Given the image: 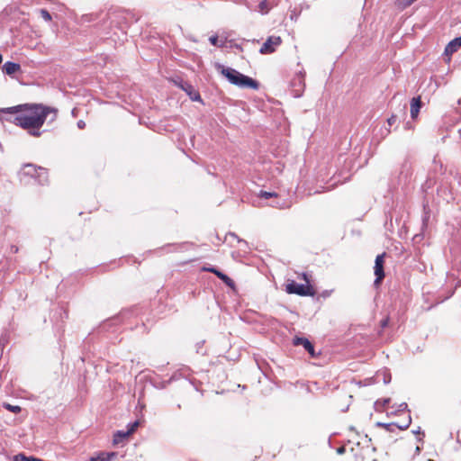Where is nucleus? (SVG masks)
<instances>
[{
    "label": "nucleus",
    "mask_w": 461,
    "mask_h": 461,
    "mask_svg": "<svg viewBox=\"0 0 461 461\" xmlns=\"http://www.w3.org/2000/svg\"><path fill=\"white\" fill-rule=\"evenodd\" d=\"M6 113H16L26 112L27 114H18L14 118L13 122L24 130H28L30 135L40 137V129L44 124L49 113H56L57 110L38 104H23L2 110Z\"/></svg>",
    "instance_id": "1"
},
{
    "label": "nucleus",
    "mask_w": 461,
    "mask_h": 461,
    "mask_svg": "<svg viewBox=\"0 0 461 461\" xmlns=\"http://www.w3.org/2000/svg\"><path fill=\"white\" fill-rule=\"evenodd\" d=\"M21 182H25L27 177L33 179L38 185H45L49 183V174L45 167L27 163L19 171Z\"/></svg>",
    "instance_id": "2"
},
{
    "label": "nucleus",
    "mask_w": 461,
    "mask_h": 461,
    "mask_svg": "<svg viewBox=\"0 0 461 461\" xmlns=\"http://www.w3.org/2000/svg\"><path fill=\"white\" fill-rule=\"evenodd\" d=\"M221 74L233 85L243 88L258 89L259 84L253 78L247 77L234 68H222Z\"/></svg>",
    "instance_id": "3"
},
{
    "label": "nucleus",
    "mask_w": 461,
    "mask_h": 461,
    "mask_svg": "<svg viewBox=\"0 0 461 461\" xmlns=\"http://www.w3.org/2000/svg\"><path fill=\"white\" fill-rule=\"evenodd\" d=\"M300 279H303L305 284L299 285L294 280H289L285 285V291L290 294H297L300 296H314L316 294L315 288L311 285V280L306 273L298 275Z\"/></svg>",
    "instance_id": "4"
},
{
    "label": "nucleus",
    "mask_w": 461,
    "mask_h": 461,
    "mask_svg": "<svg viewBox=\"0 0 461 461\" xmlns=\"http://www.w3.org/2000/svg\"><path fill=\"white\" fill-rule=\"evenodd\" d=\"M173 82L180 89L185 91L192 101H201L199 91L194 89V87L189 82L184 80L181 77H176V79H173Z\"/></svg>",
    "instance_id": "5"
},
{
    "label": "nucleus",
    "mask_w": 461,
    "mask_h": 461,
    "mask_svg": "<svg viewBox=\"0 0 461 461\" xmlns=\"http://www.w3.org/2000/svg\"><path fill=\"white\" fill-rule=\"evenodd\" d=\"M386 254L384 252L380 255H377L375 260L374 272L375 275V285L378 286L383 279L384 278V258Z\"/></svg>",
    "instance_id": "6"
},
{
    "label": "nucleus",
    "mask_w": 461,
    "mask_h": 461,
    "mask_svg": "<svg viewBox=\"0 0 461 461\" xmlns=\"http://www.w3.org/2000/svg\"><path fill=\"white\" fill-rule=\"evenodd\" d=\"M283 41L280 36H269L262 44L259 52L261 54H271L282 44Z\"/></svg>",
    "instance_id": "7"
},
{
    "label": "nucleus",
    "mask_w": 461,
    "mask_h": 461,
    "mask_svg": "<svg viewBox=\"0 0 461 461\" xmlns=\"http://www.w3.org/2000/svg\"><path fill=\"white\" fill-rule=\"evenodd\" d=\"M402 414L404 415V419L402 420L391 422L389 424H383L382 426L390 431H393V428H397L401 430L406 429L410 426L411 419L409 412H403Z\"/></svg>",
    "instance_id": "8"
},
{
    "label": "nucleus",
    "mask_w": 461,
    "mask_h": 461,
    "mask_svg": "<svg viewBox=\"0 0 461 461\" xmlns=\"http://www.w3.org/2000/svg\"><path fill=\"white\" fill-rule=\"evenodd\" d=\"M461 48V37L452 40L445 48L444 56L447 58L446 61L448 63L451 59V55Z\"/></svg>",
    "instance_id": "9"
},
{
    "label": "nucleus",
    "mask_w": 461,
    "mask_h": 461,
    "mask_svg": "<svg viewBox=\"0 0 461 461\" xmlns=\"http://www.w3.org/2000/svg\"><path fill=\"white\" fill-rule=\"evenodd\" d=\"M203 271L211 272L215 274L227 286H229L231 289H235V282L229 277L227 275L223 274L222 272L219 271L218 269L214 267H203Z\"/></svg>",
    "instance_id": "10"
},
{
    "label": "nucleus",
    "mask_w": 461,
    "mask_h": 461,
    "mask_svg": "<svg viewBox=\"0 0 461 461\" xmlns=\"http://www.w3.org/2000/svg\"><path fill=\"white\" fill-rule=\"evenodd\" d=\"M21 71V66L18 63L6 61L3 66V72L8 76H13Z\"/></svg>",
    "instance_id": "11"
},
{
    "label": "nucleus",
    "mask_w": 461,
    "mask_h": 461,
    "mask_svg": "<svg viewBox=\"0 0 461 461\" xmlns=\"http://www.w3.org/2000/svg\"><path fill=\"white\" fill-rule=\"evenodd\" d=\"M294 343V345H302L312 357L315 356L314 347L306 338H295Z\"/></svg>",
    "instance_id": "12"
},
{
    "label": "nucleus",
    "mask_w": 461,
    "mask_h": 461,
    "mask_svg": "<svg viewBox=\"0 0 461 461\" xmlns=\"http://www.w3.org/2000/svg\"><path fill=\"white\" fill-rule=\"evenodd\" d=\"M421 107L420 96L413 97L411 101V117L416 119Z\"/></svg>",
    "instance_id": "13"
},
{
    "label": "nucleus",
    "mask_w": 461,
    "mask_h": 461,
    "mask_svg": "<svg viewBox=\"0 0 461 461\" xmlns=\"http://www.w3.org/2000/svg\"><path fill=\"white\" fill-rule=\"evenodd\" d=\"M115 457L116 453L114 452H100L97 456H91L88 461H111Z\"/></svg>",
    "instance_id": "14"
},
{
    "label": "nucleus",
    "mask_w": 461,
    "mask_h": 461,
    "mask_svg": "<svg viewBox=\"0 0 461 461\" xmlns=\"http://www.w3.org/2000/svg\"><path fill=\"white\" fill-rule=\"evenodd\" d=\"M129 437H130L129 432L124 431V430H117L113 434V444L118 445L120 443H122Z\"/></svg>",
    "instance_id": "15"
},
{
    "label": "nucleus",
    "mask_w": 461,
    "mask_h": 461,
    "mask_svg": "<svg viewBox=\"0 0 461 461\" xmlns=\"http://www.w3.org/2000/svg\"><path fill=\"white\" fill-rule=\"evenodd\" d=\"M272 9V5L269 0H262L258 5V11L261 14H267Z\"/></svg>",
    "instance_id": "16"
},
{
    "label": "nucleus",
    "mask_w": 461,
    "mask_h": 461,
    "mask_svg": "<svg viewBox=\"0 0 461 461\" xmlns=\"http://www.w3.org/2000/svg\"><path fill=\"white\" fill-rule=\"evenodd\" d=\"M367 449L360 448L354 454V461H375L366 457Z\"/></svg>",
    "instance_id": "17"
},
{
    "label": "nucleus",
    "mask_w": 461,
    "mask_h": 461,
    "mask_svg": "<svg viewBox=\"0 0 461 461\" xmlns=\"http://www.w3.org/2000/svg\"><path fill=\"white\" fill-rule=\"evenodd\" d=\"M417 0H394V5L398 10H404L411 6Z\"/></svg>",
    "instance_id": "18"
},
{
    "label": "nucleus",
    "mask_w": 461,
    "mask_h": 461,
    "mask_svg": "<svg viewBox=\"0 0 461 461\" xmlns=\"http://www.w3.org/2000/svg\"><path fill=\"white\" fill-rule=\"evenodd\" d=\"M209 41L215 47L222 48L225 46L226 40L220 39L218 36H211L209 38Z\"/></svg>",
    "instance_id": "19"
},
{
    "label": "nucleus",
    "mask_w": 461,
    "mask_h": 461,
    "mask_svg": "<svg viewBox=\"0 0 461 461\" xmlns=\"http://www.w3.org/2000/svg\"><path fill=\"white\" fill-rule=\"evenodd\" d=\"M258 196L260 198L269 199V198H273V197H277L278 194L276 192L260 191L258 194Z\"/></svg>",
    "instance_id": "20"
},
{
    "label": "nucleus",
    "mask_w": 461,
    "mask_h": 461,
    "mask_svg": "<svg viewBox=\"0 0 461 461\" xmlns=\"http://www.w3.org/2000/svg\"><path fill=\"white\" fill-rule=\"evenodd\" d=\"M139 424L140 423H139L138 420L131 422V423L128 424L126 431L129 432L130 436L135 432V430L139 427Z\"/></svg>",
    "instance_id": "21"
},
{
    "label": "nucleus",
    "mask_w": 461,
    "mask_h": 461,
    "mask_svg": "<svg viewBox=\"0 0 461 461\" xmlns=\"http://www.w3.org/2000/svg\"><path fill=\"white\" fill-rule=\"evenodd\" d=\"M40 14H41V17L42 19H44L46 22H50L52 19L51 14L46 9H41Z\"/></svg>",
    "instance_id": "22"
},
{
    "label": "nucleus",
    "mask_w": 461,
    "mask_h": 461,
    "mask_svg": "<svg viewBox=\"0 0 461 461\" xmlns=\"http://www.w3.org/2000/svg\"><path fill=\"white\" fill-rule=\"evenodd\" d=\"M5 409L9 410L14 413H19L21 411V407L17 405H11L9 403L5 405Z\"/></svg>",
    "instance_id": "23"
},
{
    "label": "nucleus",
    "mask_w": 461,
    "mask_h": 461,
    "mask_svg": "<svg viewBox=\"0 0 461 461\" xmlns=\"http://www.w3.org/2000/svg\"><path fill=\"white\" fill-rule=\"evenodd\" d=\"M29 456H26L24 454L20 453L16 456H14V461H28Z\"/></svg>",
    "instance_id": "24"
},
{
    "label": "nucleus",
    "mask_w": 461,
    "mask_h": 461,
    "mask_svg": "<svg viewBox=\"0 0 461 461\" xmlns=\"http://www.w3.org/2000/svg\"><path fill=\"white\" fill-rule=\"evenodd\" d=\"M78 129L83 130L86 128V122L83 120H79L77 123Z\"/></svg>",
    "instance_id": "25"
},
{
    "label": "nucleus",
    "mask_w": 461,
    "mask_h": 461,
    "mask_svg": "<svg viewBox=\"0 0 461 461\" xmlns=\"http://www.w3.org/2000/svg\"><path fill=\"white\" fill-rule=\"evenodd\" d=\"M93 14H85L82 16V20L84 22H90L92 21Z\"/></svg>",
    "instance_id": "26"
},
{
    "label": "nucleus",
    "mask_w": 461,
    "mask_h": 461,
    "mask_svg": "<svg viewBox=\"0 0 461 461\" xmlns=\"http://www.w3.org/2000/svg\"><path fill=\"white\" fill-rule=\"evenodd\" d=\"M396 120V117L394 115L391 116L389 119H388V123L390 125H392Z\"/></svg>",
    "instance_id": "27"
},
{
    "label": "nucleus",
    "mask_w": 461,
    "mask_h": 461,
    "mask_svg": "<svg viewBox=\"0 0 461 461\" xmlns=\"http://www.w3.org/2000/svg\"><path fill=\"white\" fill-rule=\"evenodd\" d=\"M414 449H415V454H419L420 453V444H416L414 446Z\"/></svg>",
    "instance_id": "28"
},
{
    "label": "nucleus",
    "mask_w": 461,
    "mask_h": 461,
    "mask_svg": "<svg viewBox=\"0 0 461 461\" xmlns=\"http://www.w3.org/2000/svg\"><path fill=\"white\" fill-rule=\"evenodd\" d=\"M344 451H345V447H339V448L338 449V452H339V453H340V454H341V453H343Z\"/></svg>",
    "instance_id": "29"
},
{
    "label": "nucleus",
    "mask_w": 461,
    "mask_h": 461,
    "mask_svg": "<svg viewBox=\"0 0 461 461\" xmlns=\"http://www.w3.org/2000/svg\"><path fill=\"white\" fill-rule=\"evenodd\" d=\"M12 251H13V252H14V253H16V252L18 251V248H17V247L13 246V247H12Z\"/></svg>",
    "instance_id": "30"
},
{
    "label": "nucleus",
    "mask_w": 461,
    "mask_h": 461,
    "mask_svg": "<svg viewBox=\"0 0 461 461\" xmlns=\"http://www.w3.org/2000/svg\"><path fill=\"white\" fill-rule=\"evenodd\" d=\"M32 460H38V458L34 457V456H29L28 461H32Z\"/></svg>",
    "instance_id": "31"
},
{
    "label": "nucleus",
    "mask_w": 461,
    "mask_h": 461,
    "mask_svg": "<svg viewBox=\"0 0 461 461\" xmlns=\"http://www.w3.org/2000/svg\"><path fill=\"white\" fill-rule=\"evenodd\" d=\"M426 461H440L438 458L437 459H434V458H428Z\"/></svg>",
    "instance_id": "32"
},
{
    "label": "nucleus",
    "mask_w": 461,
    "mask_h": 461,
    "mask_svg": "<svg viewBox=\"0 0 461 461\" xmlns=\"http://www.w3.org/2000/svg\"><path fill=\"white\" fill-rule=\"evenodd\" d=\"M3 62V56L0 54V64Z\"/></svg>",
    "instance_id": "33"
},
{
    "label": "nucleus",
    "mask_w": 461,
    "mask_h": 461,
    "mask_svg": "<svg viewBox=\"0 0 461 461\" xmlns=\"http://www.w3.org/2000/svg\"><path fill=\"white\" fill-rule=\"evenodd\" d=\"M460 180H461V176H460Z\"/></svg>",
    "instance_id": "34"
}]
</instances>
